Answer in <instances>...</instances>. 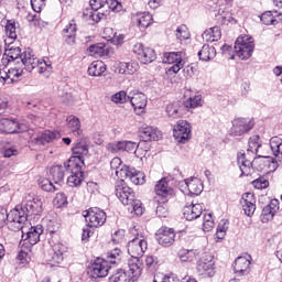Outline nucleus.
I'll use <instances>...</instances> for the list:
<instances>
[{
  "label": "nucleus",
  "mask_w": 282,
  "mask_h": 282,
  "mask_svg": "<svg viewBox=\"0 0 282 282\" xmlns=\"http://www.w3.org/2000/svg\"><path fill=\"white\" fill-rule=\"evenodd\" d=\"M254 52V39L250 35H240L235 42V53L241 61H248Z\"/></svg>",
  "instance_id": "obj_1"
},
{
  "label": "nucleus",
  "mask_w": 282,
  "mask_h": 282,
  "mask_svg": "<svg viewBox=\"0 0 282 282\" xmlns=\"http://www.w3.org/2000/svg\"><path fill=\"white\" fill-rule=\"evenodd\" d=\"M25 221H28V214L23 212L20 206H17L7 213V226L9 230H12L13 232L23 230Z\"/></svg>",
  "instance_id": "obj_2"
},
{
  "label": "nucleus",
  "mask_w": 282,
  "mask_h": 282,
  "mask_svg": "<svg viewBox=\"0 0 282 282\" xmlns=\"http://www.w3.org/2000/svg\"><path fill=\"white\" fill-rule=\"evenodd\" d=\"M132 234L134 235V238L128 242V253L131 259H140V257L147 252L149 242H147L144 236L138 234V230H132Z\"/></svg>",
  "instance_id": "obj_3"
},
{
  "label": "nucleus",
  "mask_w": 282,
  "mask_h": 282,
  "mask_svg": "<svg viewBox=\"0 0 282 282\" xmlns=\"http://www.w3.org/2000/svg\"><path fill=\"white\" fill-rule=\"evenodd\" d=\"M115 195L123 206H130L133 204L135 191L124 182V178H121L115 183Z\"/></svg>",
  "instance_id": "obj_4"
},
{
  "label": "nucleus",
  "mask_w": 282,
  "mask_h": 282,
  "mask_svg": "<svg viewBox=\"0 0 282 282\" xmlns=\"http://www.w3.org/2000/svg\"><path fill=\"white\" fill-rule=\"evenodd\" d=\"M237 160L241 177H250L254 173V151L239 152Z\"/></svg>",
  "instance_id": "obj_5"
},
{
  "label": "nucleus",
  "mask_w": 282,
  "mask_h": 282,
  "mask_svg": "<svg viewBox=\"0 0 282 282\" xmlns=\"http://www.w3.org/2000/svg\"><path fill=\"white\" fill-rule=\"evenodd\" d=\"M73 156L68 160V166H85V158L89 155V145L85 140H79L72 148Z\"/></svg>",
  "instance_id": "obj_6"
},
{
  "label": "nucleus",
  "mask_w": 282,
  "mask_h": 282,
  "mask_svg": "<svg viewBox=\"0 0 282 282\" xmlns=\"http://www.w3.org/2000/svg\"><path fill=\"white\" fill-rule=\"evenodd\" d=\"M84 217L88 228H100L107 221V213L98 207H90L84 212Z\"/></svg>",
  "instance_id": "obj_7"
},
{
  "label": "nucleus",
  "mask_w": 282,
  "mask_h": 282,
  "mask_svg": "<svg viewBox=\"0 0 282 282\" xmlns=\"http://www.w3.org/2000/svg\"><path fill=\"white\" fill-rule=\"evenodd\" d=\"M67 250V247L65 245L57 242L54 246L50 247L44 252V258L46 263L51 265L52 268H56V265H61L63 263L64 254Z\"/></svg>",
  "instance_id": "obj_8"
},
{
  "label": "nucleus",
  "mask_w": 282,
  "mask_h": 282,
  "mask_svg": "<svg viewBox=\"0 0 282 282\" xmlns=\"http://www.w3.org/2000/svg\"><path fill=\"white\" fill-rule=\"evenodd\" d=\"M117 177H120L121 180H130L132 184L135 186H140L147 182V176L144 173L130 167L128 165H122L119 171L116 172Z\"/></svg>",
  "instance_id": "obj_9"
},
{
  "label": "nucleus",
  "mask_w": 282,
  "mask_h": 282,
  "mask_svg": "<svg viewBox=\"0 0 282 282\" xmlns=\"http://www.w3.org/2000/svg\"><path fill=\"white\" fill-rule=\"evenodd\" d=\"M30 131V124L26 122H19L17 119H0V133H25Z\"/></svg>",
  "instance_id": "obj_10"
},
{
  "label": "nucleus",
  "mask_w": 282,
  "mask_h": 282,
  "mask_svg": "<svg viewBox=\"0 0 282 282\" xmlns=\"http://www.w3.org/2000/svg\"><path fill=\"white\" fill-rule=\"evenodd\" d=\"M196 270L197 274H199V276H204L205 279L215 276V260L213 259V256H203L196 265Z\"/></svg>",
  "instance_id": "obj_11"
},
{
  "label": "nucleus",
  "mask_w": 282,
  "mask_h": 282,
  "mask_svg": "<svg viewBox=\"0 0 282 282\" xmlns=\"http://www.w3.org/2000/svg\"><path fill=\"white\" fill-rule=\"evenodd\" d=\"M175 237H177L175 229L166 226L159 228L155 234V239L159 246H162L163 248H171V246L175 243Z\"/></svg>",
  "instance_id": "obj_12"
},
{
  "label": "nucleus",
  "mask_w": 282,
  "mask_h": 282,
  "mask_svg": "<svg viewBox=\"0 0 282 282\" xmlns=\"http://www.w3.org/2000/svg\"><path fill=\"white\" fill-rule=\"evenodd\" d=\"M254 128V121L248 118H235L231 122L230 135H243Z\"/></svg>",
  "instance_id": "obj_13"
},
{
  "label": "nucleus",
  "mask_w": 282,
  "mask_h": 282,
  "mask_svg": "<svg viewBox=\"0 0 282 282\" xmlns=\"http://www.w3.org/2000/svg\"><path fill=\"white\" fill-rule=\"evenodd\" d=\"M111 265L107 259L96 258L91 264L90 274L93 279H105V276L109 275Z\"/></svg>",
  "instance_id": "obj_14"
},
{
  "label": "nucleus",
  "mask_w": 282,
  "mask_h": 282,
  "mask_svg": "<svg viewBox=\"0 0 282 282\" xmlns=\"http://www.w3.org/2000/svg\"><path fill=\"white\" fill-rule=\"evenodd\" d=\"M133 52L137 54L138 61L143 65H149V63H153L158 58L155 50L147 47L142 43H137L133 46Z\"/></svg>",
  "instance_id": "obj_15"
},
{
  "label": "nucleus",
  "mask_w": 282,
  "mask_h": 282,
  "mask_svg": "<svg viewBox=\"0 0 282 282\" xmlns=\"http://www.w3.org/2000/svg\"><path fill=\"white\" fill-rule=\"evenodd\" d=\"M43 232V226L37 225L34 227H31L26 234L22 231V239L20 243H23L26 249L32 248L33 246H36L39 241H41V234Z\"/></svg>",
  "instance_id": "obj_16"
},
{
  "label": "nucleus",
  "mask_w": 282,
  "mask_h": 282,
  "mask_svg": "<svg viewBox=\"0 0 282 282\" xmlns=\"http://www.w3.org/2000/svg\"><path fill=\"white\" fill-rule=\"evenodd\" d=\"M173 135L177 142L184 144L191 140V123L186 120H180L174 126Z\"/></svg>",
  "instance_id": "obj_17"
},
{
  "label": "nucleus",
  "mask_w": 282,
  "mask_h": 282,
  "mask_svg": "<svg viewBox=\"0 0 282 282\" xmlns=\"http://www.w3.org/2000/svg\"><path fill=\"white\" fill-rule=\"evenodd\" d=\"M163 63L172 65L169 72L177 74L180 69L184 68V58L182 52H170L164 54Z\"/></svg>",
  "instance_id": "obj_18"
},
{
  "label": "nucleus",
  "mask_w": 282,
  "mask_h": 282,
  "mask_svg": "<svg viewBox=\"0 0 282 282\" xmlns=\"http://www.w3.org/2000/svg\"><path fill=\"white\" fill-rule=\"evenodd\" d=\"M280 209L281 203L279 202V199H271L270 203L263 207L260 215L262 224H268V221H272L274 219V215H276Z\"/></svg>",
  "instance_id": "obj_19"
},
{
  "label": "nucleus",
  "mask_w": 282,
  "mask_h": 282,
  "mask_svg": "<svg viewBox=\"0 0 282 282\" xmlns=\"http://www.w3.org/2000/svg\"><path fill=\"white\" fill-rule=\"evenodd\" d=\"M240 204L245 215H247V217H252L254 210H257V196H254V193L247 192L242 194Z\"/></svg>",
  "instance_id": "obj_20"
},
{
  "label": "nucleus",
  "mask_w": 282,
  "mask_h": 282,
  "mask_svg": "<svg viewBox=\"0 0 282 282\" xmlns=\"http://www.w3.org/2000/svg\"><path fill=\"white\" fill-rule=\"evenodd\" d=\"M154 192L158 197L162 199H167V197H173L175 191L171 186V183L166 180V177L161 178L154 186Z\"/></svg>",
  "instance_id": "obj_21"
},
{
  "label": "nucleus",
  "mask_w": 282,
  "mask_h": 282,
  "mask_svg": "<svg viewBox=\"0 0 282 282\" xmlns=\"http://www.w3.org/2000/svg\"><path fill=\"white\" fill-rule=\"evenodd\" d=\"M202 213H204V207L199 203L192 202L189 205H185L183 208V217L187 221H193L202 217Z\"/></svg>",
  "instance_id": "obj_22"
},
{
  "label": "nucleus",
  "mask_w": 282,
  "mask_h": 282,
  "mask_svg": "<svg viewBox=\"0 0 282 282\" xmlns=\"http://www.w3.org/2000/svg\"><path fill=\"white\" fill-rule=\"evenodd\" d=\"M128 278H130V281H139L140 276H142V262L138 258H131L128 260Z\"/></svg>",
  "instance_id": "obj_23"
},
{
  "label": "nucleus",
  "mask_w": 282,
  "mask_h": 282,
  "mask_svg": "<svg viewBox=\"0 0 282 282\" xmlns=\"http://www.w3.org/2000/svg\"><path fill=\"white\" fill-rule=\"evenodd\" d=\"M72 171V175L67 178V185L70 188H76L83 184V180H85V175L83 173V165H73L68 166Z\"/></svg>",
  "instance_id": "obj_24"
},
{
  "label": "nucleus",
  "mask_w": 282,
  "mask_h": 282,
  "mask_svg": "<svg viewBox=\"0 0 282 282\" xmlns=\"http://www.w3.org/2000/svg\"><path fill=\"white\" fill-rule=\"evenodd\" d=\"M252 264V257L240 256L235 260L234 270L238 274H249L250 273V265Z\"/></svg>",
  "instance_id": "obj_25"
},
{
  "label": "nucleus",
  "mask_w": 282,
  "mask_h": 282,
  "mask_svg": "<svg viewBox=\"0 0 282 282\" xmlns=\"http://www.w3.org/2000/svg\"><path fill=\"white\" fill-rule=\"evenodd\" d=\"M130 104L132 105L137 116H141L147 110V95L142 93H135L130 97Z\"/></svg>",
  "instance_id": "obj_26"
},
{
  "label": "nucleus",
  "mask_w": 282,
  "mask_h": 282,
  "mask_svg": "<svg viewBox=\"0 0 282 282\" xmlns=\"http://www.w3.org/2000/svg\"><path fill=\"white\" fill-rule=\"evenodd\" d=\"M35 67L37 69V74H40V76H44V78H50L52 74H54V66L50 57L37 59Z\"/></svg>",
  "instance_id": "obj_27"
},
{
  "label": "nucleus",
  "mask_w": 282,
  "mask_h": 282,
  "mask_svg": "<svg viewBox=\"0 0 282 282\" xmlns=\"http://www.w3.org/2000/svg\"><path fill=\"white\" fill-rule=\"evenodd\" d=\"M21 63L24 65L26 72H33L36 69V64L39 63V58L34 55V52L31 50H26L21 54Z\"/></svg>",
  "instance_id": "obj_28"
},
{
  "label": "nucleus",
  "mask_w": 282,
  "mask_h": 282,
  "mask_svg": "<svg viewBox=\"0 0 282 282\" xmlns=\"http://www.w3.org/2000/svg\"><path fill=\"white\" fill-rule=\"evenodd\" d=\"M66 127L70 131L72 135L75 138H80L83 135V128L80 124V119L74 115H69L66 118Z\"/></svg>",
  "instance_id": "obj_29"
},
{
  "label": "nucleus",
  "mask_w": 282,
  "mask_h": 282,
  "mask_svg": "<svg viewBox=\"0 0 282 282\" xmlns=\"http://www.w3.org/2000/svg\"><path fill=\"white\" fill-rule=\"evenodd\" d=\"M139 135L143 142H151L160 140L162 138V132L151 126H148L140 130Z\"/></svg>",
  "instance_id": "obj_30"
},
{
  "label": "nucleus",
  "mask_w": 282,
  "mask_h": 282,
  "mask_svg": "<svg viewBox=\"0 0 282 282\" xmlns=\"http://www.w3.org/2000/svg\"><path fill=\"white\" fill-rule=\"evenodd\" d=\"M106 17L107 15L104 12L93 9H85L83 12V19L84 21H87L89 25H96V23H100V21L106 19Z\"/></svg>",
  "instance_id": "obj_31"
},
{
  "label": "nucleus",
  "mask_w": 282,
  "mask_h": 282,
  "mask_svg": "<svg viewBox=\"0 0 282 282\" xmlns=\"http://www.w3.org/2000/svg\"><path fill=\"white\" fill-rule=\"evenodd\" d=\"M76 21L72 20L66 28L63 29L62 34L65 39L67 45H76V32H77Z\"/></svg>",
  "instance_id": "obj_32"
},
{
  "label": "nucleus",
  "mask_w": 282,
  "mask_h": 282,
  "mask_svg": "<svg viewBox=\"0 0 282 282\" xmlns=\"http://www.w3.org/2000/svg\"><path fill=\"white\" fill-rule=\"evenodd\" d=\"M87 54L94 58H102V56H109V47L105 43L91 44L87 48Z\"/></svg>",
  "instance_id": "obj_33"
},
{
  "label": "nucleus",
  "mask_w": 282,
  "mask_h": 282,
  "mask_svg": "<svg viewBox=\"0 0 282 282\" xmlns=\"http://www.w3.org/2000/svg\"><path fill=\"white\" fill-rule=\"evenodd\" d=\"M260 21L263 25H278L282 21V15L279 11H265L260 15Z\"/></svg>",
  "instance_id": "obj_34"
},
{
  "label": "nucleus",
  "mask_w": 282,
  "mask_h": 282,
  "mask_svg": "<svg viewBox=\"0 0 282 282\" xmlns=\"http://www.w3.org/2000/svg\"><path fill=\"white\" fill-rule=\"evenodd\" d=\"M47 173L54 184H62V182H65V166L53 165L48 169Z\"/></svg>",
  "instance_id": "obj_35"
},
{
  "label": "nucleus",
  "mask_w": 282,
  "mask_h": 282,
  "mask_svg": "<svg viewBox=\"0 0 282 282\" xmlns=\"http://www.w3.org/2000/svg\"><path fill=\"white\" fill-rule=\"evenodd\" d=\"M187 191L191 195H202L204 191V183L198 177H191L185 180Z\"/></svg>",
  "instance_id": "obj_36"
},
{
  "label": "nucleus",
  "mask_w": 282,
  "mask_h": 282,
  "mask_svg": "<svg viewBox=\"0 0 282 282\" xmlns=\"http://www.w3.org/2000/svg\"><path fill=\"white\" fill-rule=\"evenodd\" d=\"M199 257V250L197 249H181L178 251V259L183 261V263H193V261H197Z\"/></svg>",
  "instance_id": "obj_37"
},
{
  "label": "nucleus",
  "mask_w": 282,
  "mask_h": 282,
  "mask_svg": "<svg viewBox=\"0 0 282 282\" xmlns=\"http://www.w3.org/2000/svg\"><path fill=\"white\" fill-rule=\"evenodd\" d=\"M107 72V64L102 61H94L88 67L89 76H102Z\"/></svg>",
  "instance_id": "obj_38"
},
{
  "label": "nucleus",
  "mask_w": 282,
  "mask_h": 282,
  "mask_svg": "<svg viewBox=\"0 0 282 282\" xmlns=\"http://www.w3.org/2000/svg\"><path fill=\"white\" fill-rule=\"evenodd\" d=\"M217 56V50L215 46L208 44L203 45L202 50L198 52V57L200 61H213Z\"/></svg>",
  "instance_id": "obj_39"
},
{
  "label": "nucleus",
  "mask_w": 282,
  "mask_h": 282,
  "mask_svg": "<svg viewBox=\"0 0 282 282\" xmlns=\"http://www.w3.org/2000/svg\"><path fill=\"white\" fill-rule=\"evenodd\" d=\"M7 76L8 85H12V83H19V80H21V77L23 76V67L13 66L9 68L7 72Z\"/></svg>",
  "instance_id": "obj_40"
},
{
  "label": "nucleus",
  "mask_w": 282,
  "mask_h": 282,
  "mask_svg": "<svg viewBox=\"0 0 282 282\" xmlns=\"http://www.w3.org/2000/svg\"><path fill=\"white\" fill-rule=\"evenodd\" d=\"M104 259L108 261V265L110 267L118 265L122 261V250L115 248L110 250Z\"/></svg>",
  "instance_id": "obj_41"
},
{
  "label": "nucleus",
  "mask_w": 282,
  "mask_h": 282,
  "mask_svg": "<svg viewBox=\"0 0 282 282\" xmlns=\"http://www.w3.org/2000/svg\"><path fill=\"white\" fill-rule=\"evenodd\" d=\"M23 53H21V48L19 47H11L9 50L6 51L3 57H2V63L3 65H8V63H14V61H17V58H21V55Z\"/></svg>",
  "instance_id": "obj_42"
},
{
  "label": "nucleus",
  "mask_w": 282,
  "mask_h": 282,
  "mask_svg": "<svg viewBox=\"0 0 282 282\" xmlns=\"http://www.w3.org/2000/svg\"><path fill=\"white\" fill-rule=\"evenodd\" d=\"M56 134L50 130H45L41 134L35 138V144L39 147H45V144H50V142H54Z\"/></svg>",
  "instance_id": "obj_43"
},
{
  "label": "nucleus",
  "mask_w": 282,
  "mask_h": 282,
  "mask_svg": "<svg viewBox=\"0 0 282 282\" xmlns=\"http://www.w3.org/2000/svg\"><path fill=\"white\" fill-rule=\"evenodd\" d=\"M104 33L106 34V39L108 41H111L112 45H122L124 43V34H117L113 33V29L107 28L104 30Z\"/></svg>",
  "instance_id": "obj_44"
},
{
  "label": "nucleus",
  "mask_w": 282,
  "mask_h": 282,
  "mask_svg": "<svg viewBox=\"0 0 282 282\" xmlns=\"http://www.w3.org/2000/svg\"><path fill=\"white\" fill-rule=\"evenodd\" d=\"M203 105L204 99H202V95L189 97L183 102V107H185L187 111H191V109H197V107H203Z\"/></svg>",
  "instance_id": "obj_45"
},
{
  "label": "nucleus",
  "mask_w": 282,
  "mask_h": 282,
  "mask_svg": "<svg viewBox=\"0 0 282 282\" xmlns=\"http://www.w3.org/2000/svg\"><path fill=\"white\" fill-rule=\"evenodd\" d=\"M270 147L273 155L278 158V160H282V139L279 137H272L270 139Z\"/></svg>",
  "instance_id": "obj_46"
},
{
  "label": "nucleus",
  "mask_w": 282,
  "mask_h": 282,
  "mask_svg": "<svg viewBox=\"0 0 282 282\" xmlns=\"http://www.w3.org/2000/svg\"><path fill=\"white\" fill-rule=\"evenodd\" d=\"M203 36L209 43H215V41H219V39H221V30L219 29V26H213L206 30Z\"/></svg>",
  "instance_id": "obj_47"
},
{
  "label": "nucleus",
  "mask_w": 282,
  "mask_h": 282,
  "mask_svg": "<svg viewBox=\"0 0 282 282\" xmlns=\"http://www.w3.org/2000/svg\"><path fill=\"white\" fill-rule=\"evenodd\" d=\"M135 21L139 28H149L153 23V15L149 12L138 13Z\"/></svg>",
  "instance_id": "obj_48"
},
{
  "label": "nucleus",
  "mask_w": 282,
  "mask_h": 282,
  "mask_svg": "<svg viewBox=\"0 0 282 282\" xmlns=\"http://www.w3.org/2000/svg\"><path fill=\"white\" fill-rule=\"evenodd\" d=\"M20 210L29 215H36L39 213V204L34 200H28L24 205L20 206Z\"/></svg>",
  "instance_id": "obj_49"
},
{
  "label": "nucleus",
  "mask_w": 282,
  "mask_h": 282,
  "mask_svg": "<svg viewBox=\"0 0 282 282\" xmlns=\"http://www.w3.org/2000/svg\"><path fill=\"white\" fill-rule=\"evenodd\" d=\"M6 35L11 39V41H15L18 33H17V22L14 20H8L4 25Z\"/></svg>",
  "instance_id": "obj_50"
},
{
  "label": "nucleus",
  "mask_w": 282,
  "mask_h": 282,
  "mask_svg": "<svg viewBox=\"0 0 282 282\" xmlns=\"http://www.w3.org/2000/svg\"><path fill=\"white\" fill-rule=\"evenodd\" d=\"M30 252H32V247L26 248L25 245L20 242V251L17 256L18 261L28 263L30 261Z\"/></svg>",
  "instance_id": "obj_51"
},
{
  "label": "nucleus",
  "mask_w": 282,
  "mask_h": 282,
  "mask_svg": "<svg viewBox=\"0 0 282 282\" xmlns=\"http://www.w3.org/2000/svg\"><path fill=\"white\" fill-rule=\"evenodd\" d=\"M176 39L182 43V41H188L191 39V31H188V26L186 24H181L176 29Z\"/></svg>",
  "instance_id": "obj_52"
},
{
  "label": "nucleus",
  "mask_w": 282,
  "mask_h": 282,
  "mask_svg": "<svg viewBox=\"0 0 282 282\" xmlns=\"http://www.w3.org/2000/svg\"><path fill=\"white\" fill-rule=\"evenodd\" d=\"M253 188L258 191H263L270 186V181L265 176H260L251 182Z\"/></svg>",
  "instance_id": "obj_53"
},
{
  "label": "nucleus",
  "mask_w": 282,
  "mask_h": 282,
  "mask_svg": "<svg viewBox=\"0 0 282 282\" xmlns=\"http://www.w3.org/2000/svg\"><path fill=\"white\" fill-rule=\"evenodd\" d=\"M131 99L130 96L127 95V91L121 90L115 95H112L111 100L116 102V105H124V102H129Z\"/></svg>",
  "instance_id": "obj_54"
},
{
  "label": "nucleus",
  "mask_w": 282,
  "mask_h": 282,
  "mask_svg": "<svg viewBox=\"0 0 282 282\" xmlns=\"http://www.w3.org/2000/svg\"><path fill=\"white\" fill-rule=\"evenodd\" d=\"M126 206H131V213H134L137 217H141V215H144V206H142V202L135 197L130 205Z\"/></svg>",
  "instance_id": "obj_55"
},
{
  "label": "nucleus",
  "mask_w": 282,
  "mask_h": 282,
  "mask_svg": "<svg viewBox=\"0 0 282 282\" xmlns=\"http://www.w3.org/2000/svg\"><path fill=\"white\" fill-rule=\"evenodd\" d=\"M270 156H258L254 158V169L257 171L265 173Z\"/></svg>",
  "instance_id": "obj_56"
},
{
  "label": "nucleus",
  "mask_w": 282,
  "mask_h": 282,
  "mask_svg": "<svg viewBox=\"0 0 282 282\" xmlns=\"http://www.w3.org/2000/svg\"><path fill=\"white\" fill-rule=\"evenodd\" d=\"M215 228V220L213 219V214H205L203 218V230L205 232H210Z\"/></svg>",
  "instance_id": "obj_57"
},
{
  "label": "nucleus",
  "mask_w": 282,
  "mask_h": 282,
  "mask_svg": "<svg viewBox=\"0 0 282 282\" xmlns=\"http://www.w3.org/2000/svg\"><path fill=\"white\" fill-rule=\"evenodd\" d=\"M28 21L33 23L36 28H45V25H47V22H45V21H43V19H41V12L34 13V14H29Z\"/></svg>",
  "instance_id": "obj_58"
},
{
  "label": "nucleus",
  "mask_w": 282,
  "mask_h": 282,
  "mask_svg": "<svg viewBox=\"0 0 282 282\" xmlns=\"http://www.w3.org/2000/svg\"><path fill=\"white\" fill-rule=\"evenodd\" d=\"M42 191H46V193H54L56 191V186L48 178H42L39 183Z\"/></svg>",
  "instance_id": "obj_59"
},
{
  "label": "nucleus",
  "mask_w": 282,
  "mask_h": 282,
  "mask_svg": "<svg viewBox=\"0 0 282 282\" xmlns=\"http://www.w3.org/2000/svg\"><path fill=\"white\" fill-rule=\"evenodd\" d=\"M54 206L57 208H63V206H67V195L65 193H57L53 199Z\"/></svg>",
  "instance_id": "obj_60"
},
{
  "label": "nucleus",
  "mask_w": 282,
  "mask_h": 282,
  "mask_svg": "<svg viewBox=\"0 0 282 282\" xmlns=\"http://www.w3.org/2000/svg\"><path fill=\"white\" fill-rule=\"evenodd\" d=\"M130 278H127V272L120 271L111 275L108 282H130Z\"/></svg>",
  "instance_id": "obj_61"
},
{
  "label": "nucleus",
  "mask_w": 282,
  "mask_h": 282,
  "mask_svg": "<svg viewBox=\"0 0 282 282\" xmlns=\"http://www.w3.org/2000/svg\"><path fill=\"white\" fill-rule=\"evenodd\" d=\"M166 113L170 118H180V106L177 104L167 105Z\"/></svg>",
  "instance_id": "obj_62"
},
{
  "label": "nucleus",
  "mask_w": 282,
  "mask_h": 282,
  "mask_svg": "<svg viewBox=\"0 0 282 282\" xmlns=\"http://www.w3.org/2000/svg\"><path fill=\"white\" fill-rule=\"evenodd\" d=\"M140 69L138 62H126V76H131Z\"/></svg>",
  "instance_id": "obj_63"
},
{
  "label": "nucleus",
  "mask_w": 282,
  "mask_h": 282,
  "mask_svg": "<svg viewBox=\"0 0 282 282\" xmlns=\"http://www.w3.org/2000/svg\"><path fill=\"white\" fill-rule=\"evenodd\" d=\"M126 232L127 231H124V229H119L115 231L111 236V241H113L115 243H122V241H124Z\"/></svg>",
  "instance_id": "obj_64"
}]
</instances>
